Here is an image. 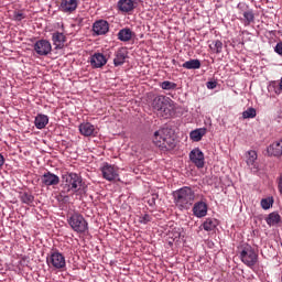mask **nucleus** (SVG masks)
<instances>
[{
	"label": "nucleus",
	"instance_id": "nucleus-2",
	"mask_svg": "<svg viewBox=\"0 0 282 282\" xmlns=\"http://www.w3.org/2000/svg\"><path fill=\"white\" fill-rule=\"evenodd\" d=\"M174 204L180 210H188L191 205L195 202V191L191 187H182L173 192Z\"/></svg>",
	"mask_w": 282,
	"mask_h": 282
},
{
	"label": "nucleus",
	"instance_id": "nucleus-22",
	"mask_svg": "<svg viewBox=\"0 0 282 282\" xmlns=\"http://www.w3.org/2000/svg\"><path fill=\"white\" fill-rule=\"evenodd\" d=\"M267 153L269 155H282V140L278 142H273L267 148Z\"/></svg>",
	"mask_w": 282,
	"mask_h": 282
},
{
	"label": "nucleus",
	"instance_id": "nucleus-7",
	"mask_svg": "<svg viewBox=\"0 0 282 282\" xmlns=\"http://www.w3.org/2000/svg\"><path fill=\"white\" fill-rule=\"evenodd\" d=\"M46 263L48 268H54V270H65L67 262L65 261V256L59 251H52L46 258Z\"/></svg>",
	"mask_w": 282,
	"mask_h": 282
},
{
	"label": "nucleus",
	"instance_id": "nucleus-27",
	"mask_svg": "<svg viewBox=\"0 0 282 282\" xmlns=\"http://www.w3.org/2000/svg\"><path fill=\"white\" fill-rule=\"evenodd\" d=\"M265 221L268 226H276V224L281 223V215H279V213L276 212H273L268 215V217L265 218Z\"/></svg>",
	"mask_w": 282,
	"mask_h": 282
},
{
	"label": "nucleus",
	"instance_id": "nucleus-5",
	"mask_svg": "<svg viewBox=\"0 0 282 282\" xmlns=\"http://www.w3.org/2000/svg\"><path fill=\"white\" fill-rule=\"evenodd\" d=\"M67 223L70 226L72 230H74V232H77V235H85V232L89 231V224L79 213H74L73 215H70L67 218Z\"/></svg>",
	"mask_w": 282,
	"mask_h": 282
},
{
	"label": "nucleus",
	"instance_id": "nucleus-39",
	"mask_svg": "<svg viewBox=\"0 0 282 282\" xmlns=\"http://www.w3.org/2000/svg\"><path fill=\"white\" fill-rule=\"evenodd\" d=\"M3 164H6V158L0 153V169L3 167Z\"/></svg>",
	"mask_w": 282,
	"mask_h": 282
},
{
	"label": "nucleus",
	"instance_id": "nucleus-15",
	"mask_svg": "<svg viewBox=\"0 0 282 282\" xmlns=\"http://www.w3.org/2000/svg\"><path fill=\"white\" fill-rule=\"evenodd\" d=\"M93 32L97 36H102L107 34V32H109V22H107L106 20L96 21L93 24Z\"/></svg>",
	"mask_w": 282,
	"mask_h": 282
},
{
	"label": "nucleus",
	"instance_id": "nucleus-33",
	"mask_svg": "<svg viewBox=\"0 0 282 282\" xmlns=\"http://www.w3.org/2000/svg\"><path fill=\"white\" fill-rule=\"evenodd\" d=\"M242 118L245 120L248 118H257V110L254 108H248L242 112Z\"/></svg>",
	"mask_w": 282,
	"mask_h": 282
},
{
	"label": "nucleus",
	"instance_id": "nucleus-8",
	"mask_svg": "<svg viewBox=\"0 0 282 282\" xmlns=\"http://www.w3.org/2000/svg\"><path fill=\"white\" fill-rule=\"evenodd\" d=\"M100 171L104 180H107V182H116V180L120 177V174L118 173V167L109 163H105L101 166Z\"/></svg>",
	"mask_w": 282,
	"mask_h": 282
},
{
	"label": "nucleus",
	"instance_id": "nucleus-16",
	"mask_svg": "<svg viewBox=\"0 0 282 282\" xmlns=\"http://www.w3.org/2000/svg\"><path fill=\"white\" fill-rule=\"evenodd\" d=\"M193 213L195 217L202 219V217H206V215H208V205L202 200L197 202L194 204Z\"/></svg>",
	"mask_w": 282,
	"mask_h": 282
},
{
	"label": "nucleus",
	"instance_id": "nucleus-4",
	"mask_svg": "<svg viewBox=\"0 0 282 282\" xmlns=\"http://www.w3.org/2000/svg\"><path fill=\"white\" fill-rule=\"evenodd\" d=\"M63 193H78L83 189V176L74 172L66 173L62 176Z\"/></svg>",
	"mask_w": 282,
	"mask_h": 282
},
{
	"label": "nucleus",
	"instance_id": "nucleus-1",
	"mask_svg": "<svg viewBox=\"0 0 282 282\" xmlns=\"http://www.w3.org/2000/svg\"><path fill=\"white\" fill-rule=\"evenodd\" d=\"M153 144L161 151H173L177 147V141L169 128H162L154 132L152 138Z\"/></svg>",
	"mask_w": 282,
	"mask_h": 282
},
{
	"label": "nucleus",
	"instance_id": "nucleus-37",
	"mask_svg": "<svg viewBox=\"0 0 282 282\" xmlns=\"http://www.w3.org/2000/svg\"><path fill=\"white\" fill-rule=\"evenodd\" d=\"M156 199H158V194L152 195V197L148 200L149 206H155Z\"/></svg>",
	"mask_w": 282,
	"mask_h": 282
},
{
	"label": "nucleus",
	"instance_id": "nucleus-29",
	"mask_svg": "<svg viewBox=\"0 0 282 282\" xmlns=\"http://www.w3.org/2000/svg\"><path fill=\"white\" fill-rule=\"evenodd\" d=\"M20 200L22 202V204H25L26 206H32L34 204V195L28 192L21 193Z\"/></svg>",
	"mask_w": 282,
	"mask_h": 282
},
{
	"label": "nucleus",
	"instance_id": "nucleus-23",
	"mask_svg": "<svg viewBox=\"0 0 282 282\" xmlns=\"http://www.w3.org/2000/svg\"><path fill=\"white\" fill-rule=\"evenodd\" d=\"M202 226L206 232H213V230L219 226V220L216 218H206Z\"/></svg>",
	"mask_w": 282,
	"mask_h": 282
},
{
	"label": "nucleus",
	"instance_id": "nucleus-34",
	"mask_svg": "<svg viewBox=\"0 0 282 282\" xmlns=\"http://www.w3.org/2000/svg\"><path fill=\"white\" fill-rule=\"evenodd\" d=\"M150 221H153V217H151V215L149 214H144L143 216H139V224H150Z\"/></svg>",
	"mask_w": 282,
	"mask_h": 282
},
{
	"label": "nucleus",
	"instance_id": "nucleus-12",
	"mask_svg": "<svg viewBox=\"0 0 282 282\" xmlns=\"http://www.w3.org/2000/svg\"><path fill=\"white\" fill-rule=\"evenodd\" d=\"M89 63L93 69H100L107 65V57L102 53H95L90 56Z\"/></svg>",
	"mask_w": 282,
	"mask_h": 282
},
{
	"label": "nucleus",
	"instance_id": "nucleus-19",
	"mask_svg": "<svg viewBox=\"0 0 282 282\" xmlns=\"http://www.w3.org/2000/svg\"><path fill=\"white\" fill-rule=\"evenodd\" d=\"M118 40L121 41L122 43H128V41H131L133 39L134 33L131 31L129 28L121 29L118 34Z\"/></svg>",
	"mask_w": 282,
	"mask_h": 282
},
{
	"label": "nucleus",
	"instance_id": "nucleus-3",
	"mask_svg": "<svg viewBox=\"0 0 282 282\" xmlns=\"http://www.w3.org/2000/svg\"><path fill=\"white\" fill-rule=\"evenodd\" d=\"M153 111H156L162 118H169L173 111V101L170 97L159 95L153 98L151 102Z\"/></svg>",
	"mask_w": 282,
	"mask_h": 282
},
{
	"label": "nucleus",
	"instance_id": "nucleus-11",
	"mask_svg": "<svg viewBox=\"0 0 282 282\" xmlns=\"http://www.w3.org/2000/svg\"><path fill=\"white\" fill-rule=\"evenodd\" d=\"M239 10H241V14L243 17L242 23L245 25H250V23H254V11L252 9H248L246 4H238Z\"/></svg>",
	"mask_w": 282,
	"mask_h": 282
},
{
	"label": "nucleus",
	"instance_id": "nucleus-20",
	"mask_svg": "<svg viewBox=\"0 0 282 282\" xmlns=\"http://www.w3.org/2000/svg\"><path fill=\"white\" fill-rule=\"evenodd\" d=\"M94 131H96V127L90 122L79 124V132L82 133V135H85L86 138L94 135Z\"/></svg>",
	"mask_w": 282,
	"mask_h": 282
},
{
	"label": "nucleus",
	"instance_id": "nucleus-24",
	"mask_svg": "<svg viewBox=\"0 0 282 282\" xmlns=\"http://www.w3.org/2000/svg\"><path fill=\"white\" fill-rule=\"evenodd\" d=\"M206 135V128H198L189 132V138L193 142H200Z\"/></svg>",
	"mask_w": 282,
	"mask_h": 282
},
{
	"label": "nucleus",
	"instance_id": "nucleus-21",
	"mask_svg": "<svg viewBox=\"0 0 282 282\" xmlns=\"http://www.w3.org/2000/svg\"><path fill=\"white\" fill-rule=\"evenodd\" d=\"M48 123H50V117H47V115L39 113L35 117L34 126L36 127V129H45V127H47Z\"/></svg>",
	"mask_w": 282,
	"mask_h": 282
},
{
	"label": "nucleus",
	"instance_id": "nucleus-26",
	"mask_svg": "<svg viewBox=\"0 0 282 282\" xmlns=\"http://www.w3.org/2000/svg\"><path fill=\"white\" fill-rule=\"evenodd\" d=\"M124 61H127V51L119 50L116 53V57L113 58L115 67H120V65H124Z\"/></svg>",
	"mask_w": 282,
	"mask_h": 282
},
{
	"label": "nucleus",
	"instance_id": "nucleus-6",
	"mask_svg": "<svg viewBox=\"0 0 282 282\" xmlns=\"http://www.w3.org/2000/svg\"><path fill=\"white\" fill-rule=\"evenodd\" d=\"M239 258L247 268H253L259 263V252L250 245H245L241 248Z\"/></svg>",
	"mask_w": 282,
	"mask_h": 282
},
{
	"label": "nucleus",
	"instance_id": "nucleus-13",
	"mask_svg": "<svg viewBox=\"0 0 282 282\" xmlns=\"http://www.w3.org/2000/svg\"><path fill=\"white\" fill-rule=\"evenodd\" d=\"M41 182L43 186H58L61 177L52 172H45L41 177Z\"/></svg>",
	"mask_w": 282,
	"mask_h": 282
},
{
	"label": "nucleus",
	"instance_id": "nucleus-35",
	"mask_svg": "<svg viewBox=\"0 0 282 282\" xmlns=\"http://www.w3.org/2000/svg\"><path fill=\"white\" fill-rule=\"evenodd\" d=\"M13 21H23L25 19V14L21 11H14L12 14Z\"/></svg>",
	"mask_w": 282,
	"mask_h": 282
},
{
	"label": "nucleus",
	"instance_id": "nucleus-10",
	"mask_svg": "<svg viewBox=\"0 0 282 282\" xmlns=\"http://www.w3.org/2000/svg\"><path fill=\"white\" fill-rule=\"evenodd\" d=\"M189 160L197 169H204V152L199 148H195L189 152Z\"/></svg>",
	"mask_w": 282,
	"mask_h": 282
},
{
	"label": "nucleus",
	"instance_id": "nucleus-31",
	"mask_svg": "<svg viewBox=\"0 0 282 282\" xmlns=\"http://www.w3.org/2000/svg\"><path fill=\"white\" fill-rule=\"evenodd\" d=\"M160 87L165 91H173L174 89H177V84L170 80H164L160 84Z\"/></svg>",
	"mask_w": 282,
	"mask_h": 282
},
{
	"label": "nucleus",
	"instance_id": "nucleus-25",
	"mask_svg": "<svg viewBox=\"0 0 282 282\" xmlns=\"http://www.w3.org/2000/svg\"><path fill=\"white\" fill-rule=\"evenodd\" d=\"M118 8L121 12H131L135 6L133 4V0H119Z\"/></svg>",
	"mask_w": 282,
	"mask_h": 282
},
{
	"label": "nucleus",
	"instance_id": "nucleus-28",
	"mask_svg": "<svg viewBox=\"0 0 282 282\" xmlns=\"http://www.w3.org/2000/svg\"><path fill=\"white\" fill-rule=\"evenodd\" d=\"M184 69H199L202 67V62L199 59H189L182 64Z\"/></svg>",
	"mask_w": 282,
	"mask_h": 282
},
{
	"label": "nucleus",
	"instance_id": "nucleus-30",
	"mask_svg": "<svg viewBox=\"0 0 282 282\" xmlns=\"http://www.w3.org/2000/svg\"><path fill=\"white\" fill-rule=\"evenodd\" d=\"M209 48L212 50V52H214V54H221L224 50V43L219 40L213 41L209 44Z\"/></svg>",
	"mask_w": 282,
	"mask_h": 282
},
{
	"label": "nucleus",
	"instance_id": "nucleus-38",
	"mask_svg": "<svg viewBox=\"0 0 282 282\" xmlns=\"http://www.w3.org/2000/svg\"><path fill=\"white\" fill-rule=\"evenodd\" d=\"M217 87V82H208L207 83V89H215Z\"/></svg>",
	"mask_w": 282,
	"mask_h": 282
},
{
	"label": "nucleus",
	"instance_id": "nucleus-17",
	"mask_svg": "<svg viewBox=\"0 0 282 282\" xmlns=\"http://www.w3.org/2000/svg\"><path fill=\"white\" fill-rule=\"evenodd\" d=\"M76 8H78V0H62L61 1L59 10L62 12L72 14V12L76 11Z\"/></svg>",
	"mask_w": 282,
	"mask_h": 282
},
{
	"label": "nucleus",
	"instance_id": "nucleus-18",
	"mask_svg": "<svg viewBox=\"0 0 282 282\" xmlns=\"http://www.w3.org/2000/svg\"><path fill=\"white\" fill-rule=\"evenodd\" d=\"M52 41L53 45H55V50H63V47H65V41H67V37L65 34L56 31L52 34Z\"/></svg>",
	"mask_w": 282,
	"mask_h": 282
},
{
	"label": "nucleus",
	"instance_id": "nucleus-9",
	"mask_svg": "<svg viewBox=\"0 0 282 282\" xmlns=\"http://www.w3.org/2000/svg\"><path fill=\"white\" fill-rule=\"evenodd\" d=\"M34 51L39 56H47V54H51L52 52V43L47 40H39L34 44Z\"/></svg>",
	"mask_w": 282,
	"mask_h": 282
},
{
	"label": "nucleus",
	"instance_id": "nucleus-14",
	"mask_svg": "<svg viewBox=\"0 0 282 282\" xmlns=\"http://www.w3.org/2000/svg\"><path fill=\"white\" fill-rule=\"evenodd\" d=\"M257 151L250 150L247 152V165L254 174L259 173V163L257 162Z\"/></svg>",
	"mask_w": 282,
	"mask_h": 282
},
{
	"label": "nucleus",
	"instance_id": "nucleus-36",
	"mask_svg": "<svg viewBox=\"0 0 282 282\" xmlns=\"http://www.w3.org/2000/svg\"><path fill=\"white\" fill-rule=\"evenodd\" d=\"M274 53L279 54V56H282V42H279L274 47Z\"/></svg>",
	"mask_w": 282,
	"mask_h": 282
},
{
	"label": "nucleus",
	"instance_id": "nucleus-32",
	"mask_svg": "<svg viewBox=\"0 0 282 282\" xmlns=\"http://www.w3.org/2000/svg\"><path fill=\"white\" fill-rule=\"evenodd\" d=\"M260 204L263 210H270V208H272V204H274V198L273 197L262 198Z\"/></svg>",
	"mask_w": 282,
	"mask_h": 282
}]
</instances>
